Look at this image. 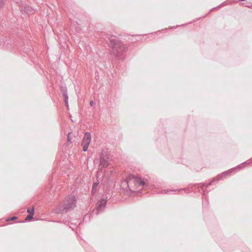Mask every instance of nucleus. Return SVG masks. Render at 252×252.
<instances>
[{"mask_svg":"<svg viewBox=\"0 0 252 252\" xmlns=\"http://www.w3.org/2000/svg\"><path fill=\"white\" fill-rule=\"evenodd\" d=\"M129 183H133L135 184V186L137 187H143L144 189H151L155 188L154 185H150L151 183L147 178L139 176L136 177L133 175H130L128 176V181H125L122 184H123V186L124 184L127 185L129 190L132 192L134 191L132 190L129 188Z\"/></svg>","mask_w":252,"mask_h":252,"instance_id":"nucleus-1","label":"nucleus"},{"mask_svg":"<svg viewBox=\"0 0 252 252\" xmlns=\"http://www.w3.org/2000/svg\"><path fill=\"white\" fill-rule=\"evenodd\" d=\"M76 197L74 195H68L64 200L63 205H60L54 210L57 214H63L73 209L76 204Z\"/></svg>","mask_w":252,"mask_h":252,"instance_id":"nucleus-2","label":"nucleus"},{"mask_svg":"<svg viewBox=\"0 0 252 252\" xmlns=\"http://www.w3.org/2000/svg\"><path fill=\"white\" fill-rule=\"evenodd\" d=\"M110 46L112 47V54L117 57H120L127 51L126 45L117 40L116 37L112 36L109 38Z\"/></svg>","mask_w":252,"mask_h":252,"instance_id":"nucleus-3","label":"nucleus"},{"mask_svg":"<svg viewBox=\"0 0 252 252\" xmlns=\"http://www.w3.org/2000/svg\"><path fill=\"white\" fill-rule=\"evenodd\" d=\"M232 173V171L231 169H229L228 170H227L226 171H224L222 172L221 174L218 175L216 178H214L211 182H209V183H203L200 186H197V189L198 190V191H200V188L203 191V196L204 200H208V197L207 195V193L208 192V191L206 190V188H208L209 186H211L213 182H215L216 181H219L221 179H223V178H225L227 175H230ZM197 185H198L197 184Z\"/></svg>","mask_w":252,"mask_h":252,"instance_id":"nucleus-4","label":"nucleus"},{"mask_svg":"<svg viewBox=\"0 0 252 252\" xmlns=\"http://www.w3.org/2000/svg\"><path fill=\"white\" fill-rule=\"evenodd\" d=\"M107 202V197L103 196L96 204V208L93 209L91 212L90 215L95 214L98 215L102 213L105 210L106 205Z\"/></svg>","mask_w":252,"mask_h":252,"instance_id":"nucleus-5","label":"nucleus"},{"mask_svg":"<svg viewBox=\"0 0 252 252\" xmlns=\"http://www.w3.org/2000/svg\"><path fill=\"white\" fill-rule=\"evenodd\" d=\"M91 133L89 132H86L82 141L83 151L86 152L88 150V147L91 142Z\"/></svg>","mask_w":252,"mask_h":252,"instance_id":"nucleus-6","label":"nucleus"},{"mask_svg":"<svg viewBox=\"0 0 252 252\" xmlns=\"http://www.w3.org/2000/svg\"><path fill=\"white\" fill-rule=\"evenodd\" d=\"M197 185V184H191L189 185V187L187 188H182L180 189H163L161 191V193H167L169 194L172 191H181V190H185V191H191V190L189 189V188H191L193 187H195Z\"/></svg>","mask_w":252,"mask_h":252,"instance_id":"nucleus-7","label":"nucleus"},{"mask_svg":"<svg viewBox=\"0 0 252 252\" xmlns=\"http://www.w3.org/2000/svg\"><path fill=\"white\" fill-rule=\"evenodd\" d=\"M110 164L109 160L103 155H101L100 158V165L101 168H106Z\"/></svg>","mask_w":252,"mask_h":252,"instance_id":"nucleus-8","label":"nucleus"},{"mask_svg":"<svg viewBox=\"0 0 252 252\" xmlns=\"http://www.w3.org/2000/svg\"><path fill=\"white\" fill-rule=\"evenodd\" d=\"M250 162L249 161V160H247L238 165H237L236 167L231 168V170L232 172H236L237 171L240 170L242 169H243L245 167V164H248Z\"/></svg>","mask_w":252,"mask_h":252,"instance_id":"nucleus-9","label":"nucleus"},{"mask_svg":"<svg viewBox=\"0 0 252 252\" xmlns=\"http://www.w3.org/2000/svg\"><path fill=\"white\" fill-rule=\"evenodd\" d=\"M61 91L62 93L63 96L66 95L67 94V91L65 87L61 86Z\"/></svg>","mask_w":252,"mask_h":252,"instance_id":"nucleus-10","label":"nucleus"},{"mask_svg":"<svg viewBox=\"0 0 252 252\" xmlns=\"http://www.w3.org/2000/svg\"><path fill=\"white\" fill-rule=\"evenodd\" d=\"M33 215H34L29 214L28 215H27V216L25 218V220L23 221L22 222H26V221H30L32 219H33Z\"/></svg>","mask_w":252,"mask_h":252,"instance_id":"nucleus-11","label":"nucleus"},{"mask_svg":"<svg viewBox=\"0 0 252 252\" xmlns=\"http://www.w3.org/2000/svg\"><path fill=\"white\" fill-rule=\"evenodd\" d=\"M27 212L30 215H34V208H29L27 209Z\"/></svg>","mask_w":252,"mask_h":252,"instance_id":"nucleus-12","label":"nucleus"},{"mask_svg":"<svg viewBox=\"0 0 252 252\" xmlns=\"http://www.w3.org/2000/svg\"><path fill=\"white\" fill-rule=\"evenodd\" d=\"M224 4L223 3H221V4H220L218 6H217V7H214V8H212V9L210 10L209 12H211V11H213V10H214L216 9L217 8H219V7H222V6H224Z\"/></svg>","mask_w":252,"mask_h":252,"instance_id":"nucleus-13","label":"nucleus"},{"mask_svg":"<svg viewBox=\"0 0 252 252\" xmlns=\"http://www.w3.org/2000/svg\"><path fill=\"white\" fill-rule=\"evenodd\" d=\"M98 184H99V182L98 181H96L93 183V187L97 188Z\"/></svg>","mask_w":252,"mask_h":252,"instance_id":"nucleus-14","label":"nucleus"},{"mask_svg":"<svg viewBox=\"0 0 252 252\" xmlns=\"http://www.w3.org/2000/svg\"><path fill=\"white\" fill-rule=\"evenodd\" d=\"M96 188H94L92 187V191H91L92 194L93 195L94 194V193L96 192Z\"/></svg>","mask_w":252,"mask_h":252,"instance_id":"nucleus-15","label":"nucleus"},{"mask_svg":"<svg viewBox=\"0 0 252 252\" xmlns=\"http://www.w3.org/2000/svg\"><path fill=\"white\" fill-rule=\"evenodd\" d=\"M16 219H17V217L14 216V217H12L10 218L9 219H7V220H6L7 221H10V220H15Z\"/></svg>","mask_w":252,"mask_h":252,"instance_id":"nucleus-16","label":"nucleus"},{"mask_svg":"<svg viewBox=\"0 0 252 252\" xmlns=\"http://www.w3.org/2000/svg\"><path fill=\"white\" fill-rule=\"evenodd\" d=\"M63 97L64 98V102H67L68 101V99L67 94L66 95H63Z\"/></svg>","mask_w":252,"mask_h":252,"instance_id":"nucleus-17","label":"nucleus"},{"mask_svg":"<svg viewBox=\"0 0 252 252\" xmlns=\"http://www.w3.org/2000/svg\"><path fill=\"white\" fill-rule=\"evenodd\" d=\"M70 133H68L67 134V142H70L71 140V138L70 137Z\"/></svg>","mask_w":252,"mask_h":252,"instance_id":"nucleus-18","label":"nucleus"},{"mask_svg":"<svg viewBox=\"0 0 252 252\" xmlns=\"http://www.w3.org/2000/svg\"><path fill=\"white\" fill-rule=\"evenodd\" d=\"M65 102V106H66L67 108H68L69 107L68 101L67 102Z\"/></svg>","mask_w":252,"mask_h":252,"instance_id":"nucleus-19","label":"nucleus"},{"mask_svg":"<svg viewBox=\"0 0 252 252\" xmlns=\"http://www.w3.org/2000/svg\"><path fill=\"white\" fill-rule=\"evenodd\" d=\"M90 104L91 106H92L94 104V101L93 100H91L90 102Z\"/></svg>","mask_w":252,"mask_h":252,"instance_id":"nucleus-20","label":"nucleus"},{"mask_svg":"<svg viewBox=\"0 0 252 252\" xmlns=\"http://www.w3.org/2000/svg\"><path fill=\"white\" fill-rule=\"evenodd\" d=\"M183 25H182L181 26H183ZM181 25H179V26H177L176 27H172V28H176V27H178L179 26H180Z\"/></svg>","mask_w":252,"mask_h":252,"instance_id":"nucleus-21","label":"nucleus"},{"mask_svg":"<svg viewBox=\"0 0 252 252\" xmlns=\"http://www.w3.org/2000/svg\"><path fill=\"white\" fill-rule=\"evenodd\" d=\"M69 227H70V228H71L72 230H73V229H74V227H73V226H71V225H70V226H69Z\"/></svg>","mask_w":252,"mask_h":252,"instance_id":"nucleus-22","label":"nucleus"},{"mask_svg":"<svg viewBox=\"0 0 252 252\" xmlns=\"http://www.w3.org/2000/svg\"><path fill=\"white\" fill-rule=\"evenodd\" d=\"M65 224H66L67 221H63Z\"/></svg>","mask_w":252,"mask_h":252,"instance_id":"nucleus-23","label":"nucleus"}]
</instances>
